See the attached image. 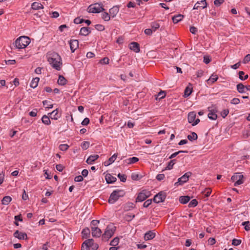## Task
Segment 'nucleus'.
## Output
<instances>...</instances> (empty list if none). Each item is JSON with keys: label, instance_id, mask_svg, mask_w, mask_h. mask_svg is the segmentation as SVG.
<instances>
[{"label": "nucleus", "instance_id": "f257e3e1", "mask_svg": "<svg viewBox=\"0 0 250 250\" xmlns=\"http://www.w3.org/2000/svg\"><path fill=\"white\" fill-rule=\"evenodd\" d=\"M48 61L51 66L57 70H61V65H62L61 58L58 54L53 53L51 56L49 57Z\"/></svg>", "mask_w": 250, "mask_h": 250}, {"label": "nucleus", "instance_id": "f03ea898", "mask_svg": "<svg viewBox=\"0 0 250 250\" xmlns=\"http://www.w3.org/2000/svg\"><path fill=\"white\" fill-rule=\"evenodd\" d=\"M30 42V38L26 36H21L15 42V47L18 49L25 48Z\"/></svg>", "mask_w": 250, "mask_h": 250}, {"label": "nucleus", "instance_id": "7ed1b4c3", "mask_svg": "<svg viewBox=\"0 0 250 250\" xmlns=\"http://www.w3.org/2000/svg\"><path fill=\"white\" fill-rule=\"evenodd\" d=\"M125 195V192L122 189H116L114 190L110 194L108 199V203H115L120 197H122Z\"/></svg>", "mask_w": 250, "mask_h": 250}, {"label": "nucleus", "instance_id": "20e7f679", "mask_svg": "<svg viewBox=\"0 0 250 250\" xmlns=\"http://www.w3.org/2000/svg\"><path fill=\"white\" fill-rule=\"evenodd\" d=\"M116 230V227L113 225H108L104 233L102 235V240L107 241L114 234Z\"/></svg>", "mask_w": 250, "mask_h": 250}, {"label": "nucleus", "instance_id": "39448f33", "mask_svg": "<svg viewBox=\"0 0 250 250\" xmlns=\"http://www.w3.org/2000/svg\"><path fill=\"white\" fill-rule=\"evenodd\" d=\"M104 9L103 7L102 3H96L89 5L87 8L89 13H99L104 11Z\"/></svg>", "mask_w": 250, "mask_h": 250}, {"label": "nucleus", "instance_id": "423d86ee", "mask_svg": "<svg viewBox=\"0 0 250 250\" xmlns=\"http://www.w3.org/2000/svg\"><path fill=\"white\" fill-rule=\"evenodd\" d=\"M208 111L209 113L208 114V117L209 119L213 120H215L217 118V108L215 105H212L211 106L208 107Z\"/></svg>", "mask_w": 250, "mask_h": 250}, {"label": "nucleus", "instance_id": "0eeeda50", "mask_svg": "<svg viewBox=\"0 0 250 250\" xmlns=\"http://www.w3.org/2000/svg\"><path fill=\"white\" fill-rule=\"evenodd\" d=\"M196 113L194 111L190 112L188 114V122L191 123L192 126L196 125L200 122V119L199 118L196 119Z\"/></svg>", "mask_w": 250, "mask_h": 250}, {"label": "nucleus", "instance_id": "6e6552de", "mask_svg": "<svg viewBox=\"0 0 250 250\" xmlns=\"http://www.w3.org/2000/svg\"><path fill=\"white\" fill-rule=\"evenodd\" d=\"M150 192L146 190H143L140 192L136 199V202H143L150 196Z\"/></svg>", "mask_w": 250, "mask_h": 250}, {"label": "nucleus", "instance_id": "1a4fd4ad", "mask_svg": "<svg viewBox=\"0 0 250 250\" xmlns=\"http://www.w3.org/2000/svg\"><path fill=\"white\" fill-rule=\"evenodd\" d=\"M244 176L240 173H236L235 175H233L231 179L233 182H235L234 186H237L243 183V178Z\"/></svg>", "mask_w": 250, "mask_h": 250}, {"label": "nucleus", "instance_id": "9d476101", "mask_svg": "<svg viewBox=\"0 0 250 250\" xmlns=\"http://www.w3.org/2000/svg\"><path fill=\"white\" fill-rule=\"evenodd\" d=\"M166 198V193L163 191H161L154 196L153 201L156 203H159L163 202L165 200Z\"/></svg>", "mask_w": 250, "mask_h": 250}, {"label": "nucleus", "instance_id": "9b49d317", "mask_svg": "<svg viewBox=\"0 0 250 250\" xmlns=\"http://www.w3.org/2000/svg\"><path fill=\"white\" fill-rule=\"evenodd\" d=\"M192 173L188 172L183 175L182 177L178 179V182L175 183V186H178L179 185H182L187 182L189 179V177L191 175Z\"/></svg>", "mask_w": 250, "mask_h": 250}, {"label": "nucleus", "instance_id": "f8f14e48", "mask_svg": "<svg viewBox=\"0 0 250 250\" xmlns=\"http://www.w3.org/2000/svg\"><path fill=\"white\" fill-rule=\"evenodd\" d=\"M13 235L15 238L20 240H27L28 239V237L26 233L21 232L18 230L14 233Z\"/></svg>", "mask_w": 250, "mask_h": 250}, {"label": "nucleus", "instance_id": "ddd939ff", "mask_svg": "<svg viewBox=\"0 0 250 250\" xmlns=\"http://www.w3.org/2000/svg\"><path fill=\"white\" fill-rule=\"evenodd\" d=\"M92 235L94 237H100L102 234V231L98 227H91Z\"/></svg>", "mask_w": 250, "mask_h": 250}, {"label": "nucleus", "instance_id": "4468645a", "mask_svg": "<svg viewBox=\"0 0 250 250\" xmlns=\"http://www.w3.org/2000/svg\"><path fill=\"white\" fill-rule=\"evenodd\" d=\"M70 49L72 52H74L75 50L79 46V42L77 40H71L69 42Z\"/></svg>", "mask_w": 250, "mask_h": 250}, {"label": "nucleus", "instance_id": "2eb2a0df", "mask_svg": "<svg viewBox=\"0 0 250 250\" xmlns=\"http://www.w3.org/2000/svg\"><path fill=\"white\" fill-rule=\"evenodd\" d=\"M207 3L206 0L197 1L194 5L193 9H198L199 8L203 9L207 7Z\"/></svg>", "mask_w": 250, "mask_h": 250}, {"label": "nucleus", "instance_id": "dca6fc26", "mask_svg": "<svg viewBox=\"0 0 250 250\" xmlns=\"http://www.w3.org/2000/svg\"><path fill=\"white\" fill-rule=\"evenodd\" d=\"M129 48L136 53L140 52V45L136 42H132L129 44Z\"/></svg>", "mask_w": 250, "mask_h": 250}, {"label": "nucleus", "instance_id": "f3484780", "mask_svg": "<svg viewBox=\"0 0 250 250\" xmlns=\"http://www.w3.org/2000/svg\"><path fill=\"white\" fill-rule=\"evenodd\" d=\"M91 33V30L89 27H83L81 28L80 35L82 36H86Z\"/></svg>", "mask_w": 250, "mask_h": 250}, {"label": "nucleus", "instance_id": "a211bd4d", "mask_svg": "<svg viewBox=\"0 0 250 250\" xmlns=\"http://www.w3.org/2000/svg\"><path fill=\"white\" fill-rule=\"evenodd\" d=\"M155 236V233L152 231L149 230L146 232L144 236V239L145 240H151Z\"/></svg>", "mask_w": 250, "mask_h": 250}, {"label": "nucleus", "instance_id": "6ab92c4d", "mask_svg": "<svg viewBox=\"0 0 250 250\" xmlns=\"http://www.w3.org/2000/svg\"><path fill=\"white\" fill-rule=\"evenodd\" d=\"M105 179L107 184H112L117 180L116 178L110 174H107L105 176Z\"/></svg>", "mask_w": 250, "mask_h": 250}, {"label": "nucleus", "instance_id": "aec40b11", "mask_svg": "<svg viewBox=\"0 0 250 250\" xmlns=\"http://www.w3.org/2000/svg\"><path fill=\"white\" fill-rule=\"evenodd\" d=\"M119 11V8L117 6H113L109 9V14L111 17H115Z\"/></svg>", "mask_w": 250, "mask_h": 250}, {"label": "nucleus", "instance_id": "412c9836", "mask_svg": "<svg viewBox=\"0 0 250 250\" xmlns=\"http://www.w3.org/2000/svg\"><path fill=\"white\" fill-rule=\"evenodd\" d=\"M99 157L98 155H90L86 160V163L88 164L91 165L93 163L98 159Z\"/></svg>", "mask_w": 250, "mask_h": 250}, {"label": "nucleus", "instance_id": "4be33fe9", "mask_svg": "<svg viewBox=\"0 0 250 250\" xmlns=\"http://www.w3.org/2000/svg\"><path fill=\"white\" fill-rule=\"evenodd\" d=\"M139 161V159L136 157H133L132 158H130L127 159H125L124 161V163L127 164L128 165H130L132 164H134Z\"/></svg>", "mask_w": 250, "mask_h": 250}, {"label": "nucleus", "instance_id": "5701e85b", "mask_svg": "<svg viewBox=\"0 0 250 250\" xmlns=\"http://www.w3.org/2000/svg\"><path fill=\"white\" fill-rule=\"evenodd\" d=\"M236 89L239 93H244L246 92V86L242 83H239L237 84Z\"/></svg>", "mask_w": 250, "mask_h": 250}, {"label": "nucleus", "instance_id": "b1692460", "mask_svg": "<svg viewBox=\"0 0 250 250\" xmlns=\"http://www.w3.org/2000/svg\"><path fill=\"white\" fill-rule=\"evenodd\" d=\"M117 156V153H115L114 155H113L111 157L109 158L108 162H104V166H108L113 163L116 159Z\"/></svg>", "mask_w": 250, "mask_h": 250}, {"label": "nucleus", "instance_id": "393cba45", "mask_svg": "<svg viewBox=\"0 0 250 250\" xmlns=\"http://www.w3.org/2000/svg\"><path fill=\"white\" fill-rule=\"evenodd\" d=\"M184 18V16L182 14H178L177 15H175L172 18L173 22L174 23H177L178 22L181 21Z\"/></svg>", "mask_w": 250, "mask_h": 250}, {"label": "nucleus", "instance_id": "a878e982", "mask_svg": "<svg viewBox=\"0 0 250 250\" xmlns=\"http://www.w3.org/2000/svg\"><path fill=\"white\" fill-rule=\"evenodd\" d=\"M190 199V197L188 196H181L179 197V202L183 204H186L188 203Z\"/></svg>", "mask_w": 250, "mask_h": 250}, {"label": "nucleus", "instance_id": "bb28decb", "mask_svg": "<svg viewBox=\"0 0 250 250\" xmlns=\"http://www.w3.org/2000/svg\"><path fill=\"white\" fill-rule=\"evenodd\" d=\"M48 114L50 115V117L52 119L57 120L60 117L58 115V109L57 108Z\"/></svg>", "mask_w": 250, "mask_h": 250}, {"label": "nucleus", "instance_id": "cd10ccee", "mask_svg": "<svg viewBox=\"0 0 250 250\" xmlns=\"http://www.w3.org/2000/svg\"><path fill=\"white\" fill-rule=\"evenodd\" d=\"M93 239H89L86 240H85L82 245L81 247V250H89V249L88 248V245H87V243L89 242H92Z\"/></svg>", "mask_w": 250, "mask_h": 250}, {"label": "nucleus", "instance_id": "c85d7f7f", "mask_svg": "<svg viewBox=\"0 0 250 250\" xmlns=\"http://www.w3.org/2000/svg\"><path fill=\"white\" fill-rule=\"evenodd\" d=\"M67 80L62 75H59V79L58 80V83L61 85H64L66 84Z\"/></svg>", "mask_w": 250, "mask_h": 250}, {"label": "nucleus", "instance_id": "c756f323", "mask_svg": "<svg viewBox=\"0 0 250 250\" xmlns=\"http://www.w3.org/2000/svg\"><path fill=\"white\" fill-rule=\"evenodd\" d=\"M12 198L9 196H4L1 200V204L4 205H7L11 201Z\"/></svg>", "mask_w": 250, "mask_h": 250}, {"label": "nucleus", "instance_id": "7c9ffc66", "mask_svg": "<svg viewBox=\"0 0 250 250\" xmlns=\"http://www.w3.org/2000/svg\"><path fill=\"white\" fill-rule=\"evenodd\" d=\"M32 8L35 10H38L40 9H43V5L39 2H34L32 4Z\"/></svg>", "mask_w": 250, "mask_h": 250}, {"label": "nucleus", "instance_id": "2f4dec72", "mask_svg": "<svg viewBox=\"0 0 250 250\" xmlns=\"http://www.w3.org/2000/svg\"><path fill=\"white\" fill-rule=\"evenodd\" d=\"M39 80L40 78L38 77L34 78L30 83V86L33 88H36L38 86Z\"/></svg>", "mask_w": 250, "mask_h": 250}, {"label": "nucleus", "instance_id": "473e14b6", "mask_svg": "<svg viewBox=\"0 0 250 250\" xmlns=\"http://www.w3.org/2000/svg\"><path fill=\"white\" fill-rule=\"evenodd\" d=\"M90 233V229L88 228H85L82 231L83 237L85 238H87L89 237Z\"/></svg>", "mask_w": 250, "mask_h": 250}, {"label": "nucleus", "instance_id": "72a5a7b5", "mask_svg": "<svg viewBox=\"0 0 250 250\" xmlns=\"http://www.w3.org/2000/svg\"><path fill=\"white\" fill-rule=\"evenodd\" d=\"M218 76L216 75H212L209 79L207 80L208 84L213 83L218 80Z\"/></svg>", "mask_w": 250, "mask_h": 250}, {"label": "nucleus", "instance_id": "f704fd0d", "mask_svg": "<svg viewBox=\"0 0 250 250\" xmlns=\"http://www.w3.org/2000/svg\"><path fill=\"white\" fill-rule=\"evenodd\" d=\"M42 121L44 124L46 125H49L51 123L50 118L46 115H44L42 117Z\"/></svg>", "mask_w": 250, "mask_h": 250}, {"label": "nucleus", "instance_id": "c9c22d12", "mask_svg": "<svg viewBox=\"0 0 250 250\" xmlns=\"http://www.w3.org/2000/svg\"><path fill=\"white\" fill-rule=\"evenodd\" d=\"M192 91V88L191 87L188 86L185 90L184 96L185 97H188L191 94Z\"/></svg>", "mask_w": 250, "mask_h": 250}, {"label": "nucleus", "instance_id": "e433bc0d", "mask_svg": "<svg viewBox=\"0 0 250 250\" xmlns=\"http://www.w3.org/2000/svg\"><path fill=\"white\" fill-rule=\"evenodd\" d=\"M187 137H188V139L190 141H193L196 140L198 138L197 134L194 132H192L191 134L188 135Z\"/></svg>", "mask_w": 250, "mask_h": 250}, {"label": "nucleus", "instance_id": "4c0bfd02", "mask_svg": "<svg viewBox=\"0 0 250 250\" xmlns=\"http://www.w3.org/2000/svg\"><path fill=\"white\" fill-rule=\"evenodd\" d=\"M211 192V189L210 188H206L204 191L202 192V193L206 197H208Z\"/></svg>", "mask_w": 250, "mask_h": 250}, {"label": "nucleus", "instance_id": "58836bf2", "mask_svg": "<svg viewBox=\"0 0 250 250\" xmlns=\"http://www.w3.org/2000/svg\"><path fill=\"white\" fill-rule=\"evenodd\" d=\"M110 14H108L107 12H104L102 14V18L105 21H109L110 19Z\"/></svg>", "mask_w": 250, "mask_h": 250}, {"label": "nucleus", "instance_id": "ea45409f", "mask_svg": "<svg viewBox=\"0 0 250 250\" xmlns=\"http://www.w3.org/2000/svg\"><path fill=\"white\" fill-rule=\"evenodd\" d=\"M181 153H188V151L187 150H180L177 152H176L173 154H172L168 158V159H173L177 155Z\"/></svg>", "mask_w": 250, "mask_h": 250}, {"label": "nucleus", "instance_id": "a19ab883", "mask_svg": "<svg viewBox=\"0 0 250 250\" xmlns=\"http://www.w3.org/2000/svg\"><path fill=\"white\" fill-rule=\"evenodd\" d=\"M160 24L157 22H152L151 24V29L153 31H155L160 27Z\"/></svg>", "mask_w": 250, "mask_h": 250}, {"label": "nucleus", "instance_id": "79ce46f5", "mask_svg": "<svg viewBox=\"0 0 250 250\" xmlns=\"http://www.w3.org/2000/svg\"><path fill=\"white\" fill-rule=\"evenodd\" d=\"M198 205V201L196 199L192 200L189 203L188 206L189 208L195 207Z\"/></svg>", "mask_w": 250, "mask_h": 250}, {"label": "nucleus", "instance_id": "37998d69", "mask_svg": "<svg viewBox=\"0 0 250 250\" xmlns=\"http://www.w3.org/2000/svg\"><path fill=\"white\" fill-rule=\"evenodd\" d=\"M119 238L117 237L114 238L110 242V245L111 246H116L119 244Z\"/></svg>", "mask_w": 250, "mask_h": 250}, {"label": "nucleus", "instance_id": "c03bdc74", "mask_svg": "<svg viewBox=\"0 0 250 250\" xmlns=\"http://www.w3.org/2000/svg\"><path fill=\"white\" fill-rule=\"evenodd\" d=\"M135 207V205L132 203H127L125 206V210H130V208H133Z\"/></svg>", "mask_w": 250, "mask_h": 250}, {"label": "nucleus", "instance_id": "a18cd8bd", "mask_svg": "<svg viewBox=\"0 0 250 250\" xmlns=\"http://www.w3.org/2000/svg\"><path fill=\"white\" fill-rule=\"evenodd\" d=\"M135 217V215L131 214H127L125 216V219L127 221H130Z\"/></svg>", "mask_w": 250, "mask_h": 250}, {"label": "nucleus", "instance_id": "49530a36", "mask_svg": "<svg viewBox=\"0 0 250 250\" xmlns=\"http://www.w3.org/2000/svg\"><path fill=\"white\" fill-rule=\"evenodd\" d=\"M117 176L120 179L121 182H125L126 180V176L125 174H122L121 173H119Z\"/></svg>", "mask_w": 250, "mask_h": 250}, {"label": "nucleus", "instance_id": "de8ad7c7", "mask_svg": "<svg viewBox=\"0 0 250 250\" xmlns=\"http://www.w3.org/2000/svg\"><path fill=\"white\" fill-rule=\"evenodd\" d=\"M59 147L62 151H66L69 148V146L67 144H61L59 146Z\"/></svg>", "mask_w": 250, "mask_h": 250}, {"label": "nucleus", "instance_id": "09e8293b", "mask_svg": "<svg viewBox=\"0 0 250 250\" xmlns=\"http://www.w3.org/2000/svg\"><path fill=\"white\" fill-rule=\"evenodd\" d=\"M89 146V143L87 141L83 142L81 144V147L83 150L87 149Z\"/></svg>", "mask_w": 250, "mask_h": 250}, {"label": "nucleus", "instance_id": "8fccbe9b", "mask_svg": "<svg viewBox=\"0 0 250 250\" xmlns=\"http://www.w3.org/2000/svg\"><path fill=\"white\" fill-rule=\"evenodd\" d=\"M100 63L103 64H107L109 63V59L107 57H104L100 61Z\"/></svg>", "mask_w": 250, "mask_h": 250}, {"label": "nucleus", "instance_id": "3c124183", "mask_svg": "<svg viewBox=\"0 0 250 250\" xmlns=\"http://www.w3.org/2000/svg\"><path fill=\"white\" fill-rule=\"evenodd\" d=\"M95 27L96 30L100 31H102L104 30V26L102 24H96Z\"/></svg>", "mask_w": 250, "mask_h": 250}, {"label": "nucleus", "instance_id": "603ef678", "mask_svg": "<svg viewBox=\"0 0 250 250\" xmlns=\"http://www.w3.org/2000/svg\"><path fill=\"white\" fill-rule=\"evenodd\" d=\"M241 243V240L239 239H234L232 240V244L234 246H238Z\"/></svg>", "mask_w": 250, "mask_h": 250}, {"label": "nucleus", "instance_id": "864d4df0", "mask_svg": "<svg viewBox=\"0 0 250 250\" xmlns=\"http://www.w3.org/2000/svg\"><path fill=\"white\" fill-rule=\"evenodd\" d=\"M49 103L50 102L48 101H47V100H45V101H43L42 102L43 104L44 105H47L46 108H52L53 107V104H49Z\"/></svg>", "mask_w": 250, "mask_h": 250}, {"label": "nucleus", "instance_id": "5fc2aeb1", "mask_svg": "<svg viewBox=\"0 0 250 250\" xmlns=\"http://www.w3.org/2000/svg\"><path fill=\"white\" fill-rule=\"evenodd\" d=\"M152 199L147 200L144 202L143 204V207L144 208H147L152 203Z\"/></svg>", "mask_w": 250, "mask_h": 250}, {"label": "nucleus", "instance_id": "6e6d98bb", "mask_svg": "<svg viewBox=\"0 0 250 250\" xmlns=\"http://www.w3.org/2000/svg\"><path fill=\"white\" fill-rule=\"evenodd\" d=\"M84 21V20L83 19H80L79 17H77L75 18L74 20V22L75 24H80Z\"/></svg>", "mask_w": 250, "mask_h": 250}, {"label": "nucleus", "instance_id": "4d7b16f0", "mask_svg": "<svg viewBox=\"0 0 250 250\" xmlns=\"http://www.w3.org/2000/svg\"><path fill=\"white\" fill-rule=\"evenodd\" d=\"M250 61V54L247 55L243 61V62L245 64L247 63Z\"/></svg>", "mask_w": 250, "mask_h": 250}, {"label": "nucleus", "instance_id": "13d9d810", "mask_svg": "<svg viewBox=\"0 0 250 250\" xmlns=\"http://www.w3.org/2000/svg\"><path fill=\"white\" fill-rule=\"evenodd\" d=\"M240 103V99H238V98H233L231 102H230V103L231 104H238L239 103Z\"/></svg>", "mask_w": 250, "mask_h": 250}, {"label": "nucleus", "instance_id": "bf43d9fd", "mask_svg": "<svg viewBox=\"0 0 250 250\" xmlns=\"http://www.w3.org/2000/svg\"><path fill=\"white\" fill-rule=\"evenodd\" d=\"M174 165L173 163V161H170V162H168L167 167H166V169H171L173 168Z\"/></svg>", "mask_w": 250, "mask_h": 250}, {"label": "nucleus", "instance_id": "052dcab7", "mask_svg": "<svg viewBox=\"0 0 250 250\" xmlns=\"http://www.w3.org/2000/svg\"><path fill=\"white\" fill-rule=\"evenodd\" d=\"M229 111L228 109H224L221 112V116L223 118H225L229 114Z\"/></svg>", "mask_w": 250, "mask_h": 250}, {"label": "nucleus", "instance_id": "680f3d73", "mask_svg": "<svg viewBox=\"0 0 250 250\" xmlns=\"http://www.w3.org/2000/svg\"><path fill=\"white\" fill-rule=\"evenodd\" d=\"M224 1V0H214V4L216 6H220Z\"/></svg>", "mask_w": 250, "mask_h": 250}, {"label": "nucleus", "instance_id": "e2e57ef3", "mask_svg": "<svg viewBox=\"0 0 250 250\" xmlns=\"http://www.w3.org/2000/svg\"><path fill=\"white\" fill-rule=\"evenodd\" d=\"M56 168L57 170L62 172L64 168V167L61 164H58L56 166Z\"/></svg>", "mask_w": 250, "mask_h": 250}, {"label": "nucleus", "instance_id": "0e129e2a", "mask_svg": "<svg viewBox=\"0 0 250 250\" xmlns=\"http://www.w3.org/2000/svg\"><path fill=\"white\" fill-rule=\"evenodd\" d=\"M210 59L208 56H204L203 62L206 64H208L210 62Z\"/></svg>", "mask_w": 250, "mask_h": 250}, {"label": "nucleus", "instance_id": "69168bd1", "mask_svg": "<svg viewBox=\"0 0 250 250\" xmlns=\"http://www.w3.org/2000/svg\"><path fill=\"white\" fill-rule=\"evenodd\" d=\"M83 176L79 175L77 176H76L74 178V181L75 182H81L83 181Z\"/></svg>", "mask_w": 250, "mask_h": 250}, {"label": "nucleus", "instance_id": "338daca9", "mask_svg": "<svg viewBox=\"0 0 250 250\" xmlns=\"http://www.w3.org/2000/svg\"><path fill=\"white\" fill-rule=\"evenodd\" d=\"M165 176L164 174H159L156 176V179L158 181H161L163 180L165 178Z\"/></svg>", "mask_w": 250, "mask_h": 250}, {"label": "nucleus", "instance_id": "774afa93", "mask_svg": "<svg viewBox=\"0 0 250 250\" xmlns=\"http://www.w3.org/2000/svg\"><path fill=\"white\" fill-rule=\"evenodd\" d=\"M131 179L133 180H138L139 179V174L136 173H132L131 174Z\"/></svg>", "mask_w": 250, "mask_h": 250}]
</instances>
